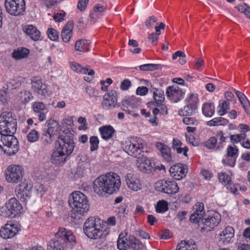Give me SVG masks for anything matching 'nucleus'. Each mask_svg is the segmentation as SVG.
<instances>
[{"instance_id": "obj_1", "label": "nucleus", "mask_w": 250, "mask_h": 250, "mask_svg": "<svg viewBox=\"0 0 250 250\" xmlns=\"http://www.w3.org/2000/svg\"><path fill=\"white\" fill-rule=\"evenodd\" d=\"M17 120L11 112L0 115V148L9 156L15 155L19 150V142L14 134L17 131Z\"/></svg>"}, {"instance_id": "obj_2", "label": "nucleus", "mask_w": 250, "mask_h": 250, "mask_svg": "<svg viewBox=\"0 0 250 250\" xmlns=\"http://www.w3.org/2000/svg\"><path fill=\"white\" fill-rule=\"evenodd\" d=\"M121 185L120 176L108 172L98 176L93 182V190L99 196L104 197L118 192Z\"/></svg>"}, {"instance_id": "obj_3", "label": "nucleus", "mask_w": 250, "mask_h": 250, "mask_svg": "<svg viewBox=\"0 0 250 250\" xmlns=\"http://www.w3.org/2000/svg\"><path fill=\"white\" fill-rule=\"evenodd\" d=\"M83 231L85 235L91 239L97 240L104 238L105 229H104V221L100 218L91 216L88 217L83 226Z\"/></svg>"}, {"instance_id": "obj_4", "label": "nucleus", "mask_w": 250, "mask_h": 250, "mask_svg": "<svg viewBox=\"0 0 250 250\" xmlns=\"http://www.w3.org/2000/svg\"><path fill=\"white\" fill-rule=\"evenodd\" d=\"M68 203L73 208L72 217L80 218L89 209V205L86 196L80 191H76L71 195Z\"/></svg>"}, {"instance_id": "obj_5", "label": "nucleus", "mask_w": 250, "mask_h": 250, "mask_svg": "<svg viewBox=\"0 0 250 250\" xmlns=\"http://www.w3.org/2000/svg\"><path fill=\"white\" fill-rule=\"evenodd\" d=\"M55 241L53 244L63 246L65 249H72L76 245V238L71 230L60 228L55 234Z\"/></svg>"}, {"instance_id": "obj_6", "label": "nucleus", "mask_w": 250, "mask_h": 250, "mask_svg": "<svg viewBox=\"0 0 250 250\" xmlns=\"http://www.w3.org/2000/svg\"><path fill=\"white\" fill-rule=\"evenodd\" d=\"M23 212L22 205L15 197L8 200L0 209V215L4 218L15 217Z\"/></svg>"}, {"instance_id": "obj_7", "label": "nucleus", "mask_w": 250, "mask_h": 250, "mask_svg": "<svg viewBox=\"0 0 250 250\" xmlns=\"http://www.w3.org/2000/svg\"><path fill=\"white\" fill-rule=\"evenodd\" d=\"M24 173V168L21 166L11 165L5 171V178L8 183L17 184L22 180Z\"/></svg>"}, {"instance_id": "obj_8", "label": "nucleus", "mask_w": 250, "mask_h": 250, "mask_svg": "<svg viewBox=\"0 0 250 250\" xmlns=\"http://www.w3.org/2000/svg\"><path fill=\"white\" fill-rule=\"evenodd\" d=\"M75 144L73 138L67 135H61L56 141L55 147L70 156L73 152Z\"/></svg>"}, {"instance_id": "obj_9", "label": "nucleus", "mask_w": 250, "mask_h": 250, "mask_svg": "<svg viewBox=\"0 0 250 250\" xmlns=\"http://www.w3.org/2000/svg\"><path fill=\"white\" fill-rule=\"evenodd\" d=\"M4 5L6 11L12 16L22 15L25 11V0H5Z\"/></svg>"}, {"instance_id": "obj_10", "label": "nucleus", "mask_w": 250, "mask_h": 250, "mask_svg": "<svg viewBox=\"0 0 250 250\" xmlns=\"http://www.w3.org/2000/svg\"><path fill=\"white\" fill-rule=\"evenodd\" d=\"M155 189L160 192L167 194H175L179 190L177 183L171 180H161L155 184Z\"/></svg>"}, {"instance_id": "obj_11", "label": "nucleus", "mask_w": 250, "mask_h": 250, "mask_svg": "<svg viewBox=\"0 0 250 250\" xmlns=\"http://www.w3.org/2000/svg\"><path fill=\"white\" fill-rule=\"evenodd\" d=\"M21 230L20 223L16 221L11 220L1 227L0 229V236L4 239H11L15 237Z\"/></svg>"}, {"instance_id": "obj_12", "label": "nucleus", "mask_w": 250, "mask_h": 250, "mask_svg": "<svg viewBox=\"0 0 250 250\" xmlns=\"http://www.w3.org/2000/svg\"><path fill=\"white\" fill-rule=\"evenodd\" d=\"M146 146L145 142L139 138L136 141L128 142L125 146V151L128 155L134 157L138 156L144 151Z\"/></svg>"}, {"instance_id": "obj_13", "label": "nucleus", "mask_w": 250, "mask_h": 250, "mask_svg": "<svg viewBox=\"0 0 250 250\" xmlns=\"http://www.w3.org/2000/svg\"><path fill=\"white\" fill-rule=\"evenodd\" d=\"M32 189V184L24 181L16 187L15 193L18 199L25 202L31 197Z\"/></svg>"}, {"instance_id": "obj_14", "label": "nucleus", "mask_w": 250, "mask_h": 250, "mask_svg": "<svg viewBox=\"0 0 250 250\" xmlns=\"http://www.w3.org/2000/svg\"><path fill=\"white\" fill-rule=\"evenodd\" d=\"M221 220L220 214L217 212H213L204 219L203 226H201V230L211 231L217 227Z\"/></svg>"}, {"instance_id": "obj_15", "label": "nucleus", "mask_w": 250, "mask_h": 250, "mask_svg": "<svg viewBox=\"0 0 250 250\" xmlns=\"http://www.w3.org/2000/svg\"><path fill=\"white\" fill-rule=\"evenodd\" d=\"M125 180L128 188L133 191H138L142 188V181L137 174L129 173L125 177Z\"/></svg>"}, {"instance_id": "obj_16", "label": "nucleus", "mask_w": 250, "mask_h": 250, "mask_svg": "<svg viewBox=\"0 0 250 250\" xmlns=\"http://www.w3.org/2000/svg\"><path fill=\"white\" fill-rule=\"evenodd\" d=\"M185 93L177 86H169L167 88L166 95L167 99L173 103H178L183 99Z\"/></svg>"}, {"instance_id": "obj_17", "label": "nucleus", "mask_w": 250, "mask_h": 250, "mask_svg": "<svg viewBox=\"0 0 250 250\" xmlns=\"http://www.w3.org/2000/svg\"><path fill=\"white\" fill-rule=\"evenodd\" d=\"M194 211L190 215L189 220L191 223L198 224L199 226H203V222L205 215L204 206L203 203H200L196 205Z\"/></svg>"}, {"instance_id": "obj_18", "label": "nucleus", "mask_w": 250, "mask_h": 250, "mask_svg": "<svg viewBox=\"0 0 250 250\" xmlns=\"http://www.w3.org/2000/svg\"><path fill=\"white\" fill-rule=\"evenodd\" d=\"M187 166L179 163L171 166L169 170L170 175L173 179L180 180L184 178L188 173Z\"/></svg>"}, {"instance_id": "obj_19", "label": "nucleus", "mask_w": 250, "mask_h": 250, "mask_svg": "<svg viewBox=\"0 0 250 250\" xmlns=\"http://www.w3.org/2000/svg\"><path fill=\"white\" fill-rule=\"evenodd\" d=\"M117 102V92L115 90H111L104 96L102 103L103 108L105 110L111 109L115 107Z\"/></svg>"}, {"instance_id": "obj_20", "label": "nucleus", "mask_w": 250, "mask_h": 250, "mask_svg": "<svg viewBox=\"0 0 250 250\" xmlns=\"http://www.w3.org/2000/svg\"><path fill=\"white\" fill-rule=\"evenodd\" d=\"M32 88L35 92L45 97L47 94V85L42 83V79L38 77H34L31 80Z\"/></svg>"}, {"instance_id": "obj_21", "label": "nucleus", "mask_w": 250, "mask_h": 250, "mask_svg": "<svg viewBox=\"0 0 250 250\" xmlns=\"http://www.w3.org/2000/svg\"><path fill=\"white\" fill-rule=\"evenodd\" d=\"M56 132L57 130L52 126H49L46 129H44L41 139L42 144L44 146L51 144Z\"/></svg>"}, {"instance_id": "obj_22", "label": "nucleus", "mask_w": 250, "mask_h": 250, "mask_svg": "<svg viewBox=\"0 0 250 250\" xmlns=\"http://www.w3.org/2000/svg\"><path fill=\"white\" fill-rule=\"evenodd\" d=\"M155 146L160 152L161 156L165 161L167 162L172 161L171 148L170 147L167 145L159 142L156 143Z\"/></svg>"}, {"instance_id": "obj_23", "label": "nucleus", "mask_w": 250, "mask_h": 250, "mask_svg": "<svg viewBox=\"0 0 250 250\" xmlns=\"http://www.w3.org/2000/svg\"><path fill=\"white\" fill-rule=\"evenodd\" d=\"M137 167L140 171L146 173H151L154 169L151 160L147 158L139 159L138 161Z\"/></svg>"}, {"instance_id": "obj_24", "label": "nucleus", "mask_w": 250, "mask_h": 250, "mask_svg": "<svg viewBox=\"0 0 250 250\" xmlns=\"http://www.w3.org/2000/svg\"><path fill=\"white\" fill-rule=\"evenodd\" d=\"M23 31L34 41H38L41 39V32L32 25H25L22 27Z\"/></svg>"}, {"instance_id": "obj_25", "label": "nucleus", "mask_w": 250, "mask_h": 250, "mask_svg": "<svg viewBox=\"0 0 250 250\" xmlns=\"http://www.w3.org/2000/svg\"><path fill=\"white\" fill-rule=\"evenodd\" d=\"M68 157L63 152H61L55 147L51 158V162L56 165L64 164Z\"/></svg>"}, {"instance_id": "obj_26", "label": "nucleus", "mask_w": 250, "mask_h": 250, "mask_svg": "<svg viewBox=\"0 0 250 250\" xmlns=\"http://www.w3.org/2000/svg\"><path fill=\"white\" fill-rule=\"evenodd\" d=\"M74 24L72 21H68L63 27L61 32V37L63 42H69L72 35Z\"/></svg>"}, {"instance_id": "obj_27", "label": "nucleus", "mask_w": 250, "mask_h": 250, "mask_svg": "<svg viewBox=\"0 0 250 250\" xmlns=\"http://www.w3.org/2000/svg\"><path fill=\"white\" fill-rule=\"evenodd\" d=\"M230 132H224L222 130H218L215 133V138L218 142L217 148L220 150L224 147L225 144L229 139Z\"/></svg>"}, {"instance_id": "obj_28", "label": "nucleus", "mask_w": 250, "mask_h": 250, "mask_svg": "<svg viewBox=\"0 0 250 250\" xmlns=\"http://www.w3.org/2000/svg\"><path fill=\"white\" fill-rule=\"evenodd\" d=\"M99 131L102 138L105 141L112 139L115 133V130L110 125H103L99 128Z\"/></svg>"}, {"instance_id": "obj_29", "label": "nucleus", "mask_w": 250, "mask_h": 250, "mask_svg": "<svg viewBox=\"0 0 250 250\" xmlns=\"http://www.w3.org/2000/svg\"><path fill=\"white\" fill-rule=\"evenodd\" d=\"M220 241L227 244L230 242L231 239L234 237V229L232 227L227 226L220 234Z\"/></svg>"}, {"instance_id": "obj_30", "label": "nucleus", "mask_w": 250, "mask_h": 250, "mask_svg": "<svg viewBox=\"0 0 250 250\" xmlns=\"http://www.w3.org/2000/svg\"><path fill=\"white\" fill-rule=\"evenodd\" d=\"M107 5L106 3L96 4L93 8V11L91 14V18L93 20H97L100 17L104 15L105 11L107 9Z\"/></svg>"}, {"instance_id": "obj_31", "label": "nucleus", "mask_w": 250, "mask_h": 250, "mask_svg": "<svg viewBox=\"0 0 250 250\" xmlns=\"http://www.w3.org/2000/svg\"><path fill=\"white\" fill-rule=\"evenodd\" d=\"M70 64L71 68L74 72L83 74H88L89 76H93L95 74L94 71L92 69L89 70L87 66L83 67L80 64L75 62H72Z\"/></svg>"}, {"instance_id": "obj_32", "label": "nucleus", "mask_w": 250, "mask_h": 250, "mask_svg": "<svg viewBox=\"0 0 250 250\" xmlns=\"http://www.w3.org/2000/svg\"><path fill=\"white\" fill-rule=\"evenodd\" d=\"M183 145L182 142L177 138H173L172 140V147L174 150H176L178 154L183 153L185 157L188 156V148L185 146L182 147Z\"/></svg>"}, {"instance_id": "obj_33", "label": "nucleus", "mask_w": 250, "mask_h": 250, "mask_svg": "<svg viewBox=\"0 0 250 250\" xmlns=\"http://www.w3.org/2000/svg\"><path fill=\"white\" fill-rule=\"evenodd\" d=\"M197 108V104H187L183 108L179 109L178 114L181 116H190L195 113Z\"/></svg>"}, {"instance_id": "obj_34", "label": "nucleus", "mask_w": 250, "mask_h": 250, "mask_svg": "<svg viewBox=\"0 0 250 250\" xmlns=\"http://www.w3.org/2000/svg\"><path fill=\"white\" fill-rule=\"evenodd\" d=\"M236 95L238 98L245 112L247 114H250V104L248 98L243 93L239 91H236Z\"/></svg>"}, {"instance_id": "obj_35", "label": "nucleus", "mask_w": 250, "mask_h": 250, "mask_svg": "<svg viewBox=\"0 0 250 250\" xmlns=\"http://www.w3.org/2000/svg\"><path fill=\"white\" fill-rule=\"evenodd\" d=\"M202 113L207 117H211L215 114V106L214 104L211 103H206L202 106Z\"/></svg>"}, {"instance_id": "obj_36", "label": "nucleus", "mask_w": 250, "mask_h": 250, "mask_svg": "<svg viewBox=\"0 0 250 250\" xmlns=\"http://www.w3.org/2000/svg\"><path fill=\"white\" fill-rule=\"evenodd\" d=\"M29 50L25 47H19L12 53V57L16 60H20L28 57Z\"/></svg>"}, {"instance_id": "obj_37", "label": "nucleus", "mask_w": 250, "mask_h": 250, "mask_svg": "<svg viewBox=\"0 0 250 250\" xmlns=\"http://www.w3.org/2000/svg\"><path fill=\"white\" fill-rule=\"evenodd\" d=\"M90 42L86 40H79L75 43V49L80 52H86L89 50Z\"/></svg>"}, {"instance_id": "obj_38", "label": "nucleus", "mask_w": 250, "mask_h": 250, "mask_svg": "<svg viewBox=\"0 0 250 250\" xmlns=\"http://www.w3.org/2000/svg\"><path fill=\"white\" fill-rule=\"evenodd\" d=\"M129 243V236H122L120 234L117 241V248L120 250H127L130 247Z\"/></svg>"}, {"instance_id": "obj_39", "label": "nucleus", "mask_w": 250, "mask_h": 250, "mask_svg": "<svg viewBox=\"0 0 250 250\" xmlns=\"http://www.w3.org/2000/svg\"><path fill=\"white\" fill-rule=\"evenodd\" d=\"M32 93L28 90L21 91L18 95V100L22 104H25L33 99Z\"/></svg>"}, {"instance_id": "obj_40", "label": "nucleus", "mask_w": 250, "mask_h": 250, "mask_svg": "<svg viewBox=\"0 0 250 250\" xmlns=\"http://www.w3.org/2000/svg\"><path fill=\"white\" fill-rule=\"evenodd\" d=\"M228 124L229 121L222 117L214 118L207 123V125L209 126H226Z\"/></svg>"}, {"instance_id": "obj_41", "label": "nucleus", "mask_w": 250, "mask_h": 250, "mask_svg": "<svg viewBox=\"0 0 250 250\" xmlns=\"http://www.w3.org/2000/svg\"><path fill=\"white\" fill-rule=\"evenodd\" d=\"M151 91L153 92V98L155 104H161L165 100L164 91L161 89L152 88Z\"/></svg>"}, {"instance_id": "obj_42", "label": "nucleus", "mask_w": 250, "mask_h": 250, "mask_svg": "<svg viewBox=\"0 0 250 250\" xmlns=\"http://www.w3.org/2000/svg\"><path fill=\"white\" fill-rule=\"evenodd\" d=\"M129 248H132L134 250H142L144 249L143 244L133 236H129Z\"/></svg>"}, {"instance_id": "obj_43", "label": "nucleus", "mask_w": 250, "mask_h": 250, "mask_svg": "<svg viewBox=\"0 0 250 250\" xmlns=\"http://www.w3.org/2000/svg\"><path fill=\"white\" fill-rule=\"evenodd\" d=\"M176 250H197V249L194 244L182 240L177 245Z\"/></svg>"}, {"instance_id": "obj_44", "label": "nucleus", "mask_w": 250, "mask_h": 250, "mask_svg": "<svg viewBox=\"0 0 250 250\" xmlns=\"http://www.w3.org/2000/svg\"><path fill=\"white\" fill-rule=\"evenodd\" d=\"M141 71H154L161 68V65L160 64L146 63L141 65L138 66Z\"/></svg>"}, {"instance_id": "obj_45", "label": "nucleus", "mask_w": 250, "mask_h": 250, "mask_svg": "<svg viewBox=\"0 0 250 250\" xmlns=\"http://www.w3.org/2000/svg\"><path fill=\"white\" fill-rule=\"evenodd\" d=\"M168 209V204L165 200L159 201L155 207V210L157 213H163Z\"/></svg>"}, {"instance_id": "obj_46", "label": "nucleus", "mask_w": 250, "mask_h": 250, "mask_svg": "<svg viewBox=\"0 0 250 250\" xmlns=\"http://www.w3.org/2000/svg\"><path fill=\"white\" fill-rule=\"evenodd\" d=\"M236 158L225 155L222 160V163L225 167H233L236 164Z\"/></svg>"}, {"instance_id": "obj_47", "label": "nucleus", "mask_w": 250, "mask_h": 250, "mask_svg": "<svg viewBox=\"0 0 250 250\" xmlns=\"http://www.w3.org/2000/svg\"><path fill=\"white\" fill-rule=\"evenodd\" d=\"M218 114L220 116L225 115L229 109V103L227 101H224L218 106Z\"/></svg>"}, {"instance_id": "obj_48", "label": "nucleus", "mask_w": 250, "mask_h": 250, "mask_svg": "<svg viewBox=\"0 0 250 250\" xmlns=\"http://www.w3.org/2000/svg\"><path fill=\"white\" fill-rule=\"evenodd\" d=\"M205 146L208 149H215L218 150L217 148L218 142L215 136L210 137L205 142Z\"/></svg>"}, {"instance_id": "obj_49", "label": "nucleus", "mask_w": 250, "mask_h": 250, "mask_svg": "<svg viewBox=\"0 0 250 250\" xmlns=\"http://www.w3.org/2000/svg\"><path fill=\"white\" fill-rule=\"evenodd\" d=\"M239 154V149L235 145H229L227 148L226 155L228 156L233 157L237 159Z\"/></svg>"}, {"instance_id": "obj_50", "label": "nucleus", "mask_w": 250, "mask_h": 250, "mask_svg": "<svg viewBox=\"0 0 250 250\" xmlns=\"http://www.w3.org/2000/svg\"><path fill=\"white\" fill-rule=\"evenodd\" d=\"M240 12L243 13L248 18L250 19V7L246 3L240 4L235 7Z\"/></svg>"}, {"instance_id": "obj_51", "label": "nucleus", "mask_w": 250, "mask_h": 250, "mask_svg": "<svg viewBox=\"0 0 250 250\" xmlns=\"http://www.w3.org/2000/svg\"><path fill=\"white\" fill-rule=\"evenodd\" d=\"M90 150L93 152L97 150L99 148V140L97 136H93L90 137Z\"/></svg>"}, {"instance_id": "obj_52", "label": "nucleus", "mask_w": 250, "mask_h": 250, "mask_svg": "<svg viewBox=\"0 0 250 250\" xmlns=\"http://www.w3.org/2000/svg\"><path fill=\"white\" fill-rule=\"evenodd\" d=\"M39 139V133L36 129H32L27 136V139L30 143H34Z\"/></svg>"}, {"instance_id": "obj_53", "label": "nucleus", "mask_w": 250, "mask_h": 250, "mask_svg": "<svg viewBox=\"0 0 250 250\" xmlns=\"http://www.w3.org/2000/svg\"><path fill=\"white\" fill-rule=\"evenodd\" d=\"M172 58L173 60H176L178 58H179V63L181 65L184 64L186 62V61L185 59L186 58V54L185 53L181 51H176L172 56Z\"/></svg>"}, {"instance_id": "obj_54", "label": "nucleus", "mask_w": 250, "mask_h": 250, "mask_svg": "<svg viewBox=\"0 0 250 250\" xmlns=\"http://www.w3.org/2000/svg\"><path fill=\"white\" fill-rule=\"evenodd\" d=\"M32 108L34 112L39 113L45 110L46 106L42 102H35L33 103Z\"/></svg>"}, {"instance_id": "obj_55", "label": "nucleus", "mask_w": 250, "mask_h": 250, "mask_svg": "<svg viewBox=\"0 0 250 250\" xmlns=\"http://www.w3.org/2000/svg\"><path fill=\"white\" fill-rule=\"evenodd\" d=\"M219 181L223 185L226 186L231 181V177L229 174L225 172H221L218 174Z\"/></svg>"}, {"instance_id": "obj_56", "label": "nucleus", "mask_w": 250, "mask_h": 250, "mask_svg": "<svg viewBox=\"0 0 250 250\" xmlns=\"http://www.w3.org/2000/svg\"><path fill=\"white\" fill-rule=\"evenodd\" d=\"M47 34L48 38L52 41H56L59 39V32L54 28H48Z\"/></svg>"}, {"instance_id": "obj_57", "label": "nucleus", "mask_w": 250, "mask_h": 250, "mask_svg": "<svg viewBox=\"0 0 250 250\" xmlns=\"http://www.w3.org/2000/svg\"><path fill=\"white\" fill-rule=\"evenodd\" d=\"M123 110L126 113L130 114L134 111L133 106L130 104V102L125 101L123 104Z\"/></svg>"}, {"instance_id": "obj_58", "label": "nucleus", "mask_w": 250, "mask_h": 250, "mask_svg": "<svg viewBox=\"0 0 250 250\" xmlns=\"http://www.w3.org/2000/svg\"><path fill=\"white\" fill-rule=\"evenodd\" d=\"M225 187H226L227 189L231 193L236 194H237L238 188L239 187L238 184L233 183L231 181L228 184H227Z\"/></svg>"}, {"instance_id": "obj_59", "label": "nucleus", "mask_w": 250, "mask_h": 250, "mask_svg": "<svg viewBox=\"0 0 250 250\" xmlns=\"http://www.w3.org/2000/svg\"><path fill=\"white\" fill-rule=\"evenodd\" d=\"M157 21V19L154 16H150L145 21V25L148 29L153 27L154 24Z\"/></svg>"}, {"instance_id": "obj_60", "label": "nucleus", "mask_w": 250, "mask_h": 250, "mask_svg": "<svg viewBox=\"0 0 250 250\" xmlns=\"http://www.w3.org/2000/svg\"><path fill=\"white\" fill-rule=\"evenodd\" d=\"M197 100V98L196 96V95H194L193 93H190L187 95V96L185 100V102H186V104H196Z\"/></svg>"}, {"instance_id": "obj_61", "label": "nucleus", "mask_w": 250, "mask_h": 250, "mask_svg": "<svg viewBox=\"0 0 250 250\" xmlns=\"http://www.w3.org/2000/svg\"><path fill=\"white\" fill-rule=\"evenodd\" d=\"M183 123L186 125H197V120L193 117H185L183 119Z\"/></svg>"}, {"instance_id": "obj_62", "label": "nucleus", "mask_w": 250, "mask_h": 250, "mask_svg": "<svg viewBox=\"0 0 250 250\" xmlns=\"http://www.w3.org/2000/svg\"><path fill=\"white\" fill-rule=\"evenodd\" d=\"M229 139L231 143L233 144V145L235 144H238L242 141L239 134H231L230 133Z\"/></svg>"}, {"instance_id": "obj_63", "label": "nucleus", "mask_w": 250, "mask_h": 250, "mask_svg": "<svg viewBox=\"0 0 250 250\" xmlns=\"http://www.w3.org/2000/svg\"><path fill=\"white\" fill-rule=\"evenodd\" d=\"M155 105L158 107L160 114L164 116L167 115V108L165 104H163V103H161V104H155Z\"/></svg>"}, {"instance_id": "obj_64", "label": "nucleus", "mask_w": 250, "mask_h": 250, "mask_svg": "<svg viewBox=\"0 0 250 250\" xmlns=\"http://www.w3.org/2000/svg\"><path fill=\"white\" fill-rule=\"evenodd\" d=\"M66 13H57L53 16V19L56 22H61L65 20Z\"/></svg>"}]
</instances>
